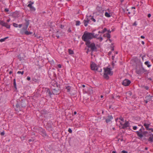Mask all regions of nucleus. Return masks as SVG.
<instances>
[{
	"instance_id": "53",
	"label": "nucleus",
	"mask_w": 153,
	"mask_h": 153,
	"mask_svg": "<svg viewBox=\"0 0 153 153\" xmlns=\"http://www.w3.org/2000/svg\"><path fill=\"white\" fill-rule=\"evenodd\" d=\"M68 31L69 32H71V29L70 28H69L68 29Z\"/></svg>"
},
{
	"instance_id": "15",
	"label": "nucleus",
	"mask_w": 153,
	"mask_h": 153,
	"mask_svg": "<svg viewBox=\"0 0 153 153\" xmlns=\"http://www.w3.org/2000/svg\"><path fill=\"white\" fill-rule=\"evenodd\" d=\"M113 117L112 115H108V118L105 120V122L106 123H108L111 121V120L112 119Z\"/></svg>"
},
{
	"instance_id": "60",
	"label": "nucleus",
	"mask_w": 153,
	"mask_h": 153,
	"mask_svg": "<svg viewBox=\"0 0 153 153\" xmlns=\"http://www.w3.org/2000/svg\"><path fill=\"white\" fill-rule=\"evenodd\" d=\"M149 130H151L153 132V129L152 128H150Z\"/></svg>"
},
{
	"instance_id": "30",
	"label": "nucleus",
	"mask_w": 153,
	"mask_h": 153,
	"mask_svg": "<svg viewBox=\"0 0 153 153\" xmlns=\"http://www.w3.org/2000/svg\"><path fill=\"white\" fill-rule=\"evenodd\" d=\"M13 85H14V87L16 89H17L16 86V79H14L13 80Z\"/></svg>"
},
{
	"instance_id": "19",
	"label": "nucleus",
	"mask_w": 153,
	"mask_h": 153,
	"mask_svg": "<svg viewBox=\"0 0 153 153\" xmlns=\"http://www.w3.org/2000/svg\"><path fill=\"white\" fill-rule=\"evenodd\" d=\"M25 22L24 24L25 26L28 27L29 24V20L28 19H25Z\"/></svg>"
},
{
	"instance_id": "6",
	"label": "nucleus",
	"mask_w": 153,
	"mask_h": 153,
	"mask_svg": "<svg viewBox=\"0 0 153 153\" xmlns=\"http://www.w3.org/2000/svg\"><path fill=\"white\" fill-rule=\"evenodd\" d=\"M131 83V82L130 80L125 79L122 81V84L124 86H128Z\"/></svg>"
},
{
	"instance_id": "48",
	"label": "nucleus",
	"mask_w": 153,
	"mask_h": 153,
	"mask_svg": "<svg viewBox=\"0 0 153 153\" xmlns=\"http://www.w3.org/2000/svg\"><path fill=\"white\" fill-rule=\"evenodd\" d=\"M119 119L122 121H124V119L122 117L120 118Z\"/></svg>"
},
{
	"instance_id": "18",
	"label": "nucleus",
	"mask_w": 153,
	"mask_h": 153,
	"mask_svg": "<svg viewBox=\"0 0 153 153\" xmlns=\"http://www.w3.org/2000/svg\"><path fill=\"white\" fill-rule=\"evenodd\" d=\"M150 124H146L145 123L143 124V126L145 127V128L147 130H149L150 128H149V127Z\"/></svg>"
},
{
	"instance_id": "36",
	"label": "nucleus",
	"mask_w": 153,
	"mask_h": 153,
	"mask_svg": "<svg viewBox=\"0 0 153 153\" xmlns=\"http://www.w3.org/2000/svg\"><path fill=\"white\" fill-rule=\"evenodd\" d=\"M13 25L14 27H18V25L15 23H13Z\"/></svg>"
},
{
	"instance_id": "22",
	"label": "nucleus",
	"mask_w": 153,
	"mask_h": 153,
	"mask_svg": "<svg viewBox=\"0 0 153 153\" xmlns=\"http://www.w3.org/2000/svg\"><path fill=\"white\" fill-rule=\"evenodd\" d=\"M41 113L42 114L45 115L48 113V112L45 110H43L41 111Z\"/></svg>"
},
{
	"instance_id": "40",
	"label": "nucleus",
	"mask_w": 153,
	"mask_h": 153,
	"mask_svg": "<svg viewBox=\"0 0 153 153\" xmlns=\"http://www.w3.org/2000/svg\"><path fill=\"white\" fill-rule=\"evenodd\" d=\"M97 39H99L100 41H102L103 40V38L102 37L101 35H100V37H98V38H97Z\"/></svg>"
},
{
	"instance_id": "47",
	"label": "nucleus",
	"mask_w": 153,
	"mask_h": 153,
	"mask_svg": "<svg viewBox=\"0 0 153 153\" xmlns=\"http://www.w3.org/2000/svg\"><path fill=\"white\" fill-rule=\"evenodd\" d=\"M122 153H128V152L126 151L123 150L121 152Z\"/></svg>"
},
{
	"instance_id": "27",
	"label": "nucleus",
	"mask_w": 153,
	"mask_h": 153,
	"mask_svg": "<svg viewBox=\"0 0 153 153\" xmlns=\"http://www.w3.org/2000/svg\"><path fill=\"white\" fill-rule=\"evenodd\" d=\"M8 38V37H6L4 38L1 39H0V42H4V41L6 39H7Z\"/></svg>"
},
{
	"instance_id": "57",
	"label": "nucleus",
	"mask_w": 153,
	"mask_h": 153,
	"mask_svg": "<svg viewBox=\"0 0 153 153\" xmlns=\"http://www.w3.org/2000/svg\"><path fill=\"white\" fill-rule=\"evenodd\" d=\"M35 82H39V80L38 79H35Z\"/></svg>"
},
{
	"instance_id": "46",
	"label": "nucleus",
	"mask_w": 153,
	"mask_h": 153,
	"mask_svg": "<svg viewBox=\"0 0 153 153\" xmlns=\"http://www.w3.org/2000/svg\"><path fill=\"white\" fill-rule=\"evenodd\" d=\"M137 127L136 126H134L133 127V128L134 130H136L137 129Z\"/></svg>"
},
{
	"instance_id": "1",
	"label": "nucleus",
	"mask_w": 153,
	"mask_h": 153,
	"mask_svg": "<svg viewBox=\"0 0 153 153\" xmlns=\"http://www.w3.org/2000/svg\"><path fill=\"white\" fill-rule=\"evenodd\" d=\"M27 101L25 99L24 100L22 99H20L16 100V103L15 104L16 111H21L22 108L25 107L27 105Z\"/></svg>"
},
{
	"instance_id": "26",
	"label": "nucleus",
	"mask_w": 153,
	"mask_h": 153,
	"mask_svg": "<svg viewBox=\"0 0 153 153\" xmlns=\"http://www.w3.org/2000/svg\"><path fill=\"white\" fill-rule=\"evenodd\" d=\"M92 33V34H93V36H92V38H94L97 39V38H98V37H97V36H98L99 35L98 34H96L95 35H94V33Z\"/></svg>"
},
{
	"instance_id": "10",
	"label": "nucleus",
	"mask_w": 153,
	"mask_h": 153,
	"mask_svg": "<svg viewBox=\"0 0 153 153\" xmlns=\"http://www.w3.org/2000/svg\"><path fill=\"white\" fill-rule=\"evenodd\" d=\"M0 24L2 26H4L7 28H10V25L3 21H1L0 22Z\"/></svg>"
},
{
	"instance_id": "58",
	"label": "nucleus",
	"mask_w": 153,
	"mask_h": 153,
	"mask_svg": "<svg viewBox=\"0 0 153 153\" xmlns=\"http://www.w3.org/2000/svg\"><path fill=\"white\" fill-rule=\"evenodd\" d=\"M151 16V14H150V13H149V14L148 15V17L149 18H150Z\"/></svg>"
},
{
	"instance_id": "13",
	"label": "nucleus",
	"mask_w": 153,
	"mask_h": 153,
	"mask_svg": "<svg viewBox=\"0 0 153 153\" xmlns=\"http://www.w3.org/2000/svg\"><path fill=\"white\" fill-rule=\"evenodd\" d=\"M142 129L140 128L139 130V131H136V133L137 134L138 136L140 137V138H142V137L143 136V134L141 133L142 132Z\"/></svg>"
},
{
	"instance_id": "17",
	"label": "nucleus",
	"mask_w": 153,
	"mask_h": 153,
	"mask_svg": "<svg viewBox=\"0 0 153 153\" xmlns=\"http://www.w3.org/2000/svg\"><path fill=\"white\" fill-rule=\"evenodd\" d=\"M152 96H151L150 95H149L145 97V99L146 100H147L148 101H151L152 100Z\"/></svg>"
},
{
	"instance_id": "56",
	"label": "nucleus",
	"mask_w": 153,
	"mask_h": 153,
	"mask_svg": "<svg viewBox=\"0 0 153 153\" xmlns=\"http://www.w3.org/2000/svg\"><path fill=\"white\" fill-rule=\"evenodd\" d=\"M22 26V24H19V25H18V27H19V28H21Z\"/></svg>"
},
{
	"instance_id": "49",
	"label": "nucleus",
	"mask_w": 153,
	"mask_h": 153,
	"mask_svg": "<svg viewBox=\"0 0 153 153\" xmlns=\"http://www.w3.org/2000/svg\"><path fill=\"white\" fill-rule=\"evenodd\" d=\"M58 67L59 68H61L62 67V65L61 64H58L57 65Z\"/></svg>"
},
{
	"instance_id": "3",
	"label": "nucleus",
	"mask_w": 153,
	"mask_h": 153,
	"mask_svg": "<svg viewBox=\"0 0 153 153\" xmlns=\"http://www.w3.org/2000/svg\"><path fill=\"white\" fill-rule=\"evenodd\" d=\"M104 77L106 79H108L109 78L108 75L111 76L113 74V72L111 71L112 69L108 67L104 68Z\"/></svg>"
},
{
	"instance_id": "20",
	"label": "nucleus",
	"mask_w": 153,
	"mask_h": 153,
	"mask_svg": "<svg viewBox=\"0 0 153 153\" xmlns=\"http://www.w3.org/2000/svg\"><path fill=\"white\" fill-rule=\"evenodd\" d=\"M103 36L104 37H107L108 39H110L111 37L110 35L108 33L104 34Z\"/></svg>"
},
{
	"instance_id": "4",
	"label": "nucleus",
	"mask_w": 153,
	"mask_h": 153,
	"mask_svg": "<svg viewBox=\"0 0 153 153\" xmlns=\"http://www.w3.org/2000/svg\"><path fill=\"white\" fill-rule=\"evenodd\" d=\"M85 44L88 48H91V51L92 52L97 51V48L95 46V44L94 42L91 43L90 41H88L85 43Z\"/></svg>"
},
{
	"instance_id": "2",
	"label": "nucleus",
	"mask_w": 153,
	"mask_h": 153,
	"mask_svg": "<svg viewBox=\"0 0 153 153\" xmlns=\"http://www.w3.org/2000/svg\"><path fill=\"white\" fill-rule=\"evenodd\" d=\"M93 34L92 33L88 32L87 31H85L83 35L82 39V40L86 43L88 41L92 39V36Z\"/></svg>"
},
{
	"instance_id": "33",
	"label": "nucleus",
	"mask_w": 153,
	"mask_h": 153,
	"mask_svg": "<svg viewBox=\"0 0 153 153\" xmlns=\"http://www.w3.org/2000/svg\"><path fill=\"white\" fill-rule=\"evenodd\" d=\"M68 52L70 54H72L74 53L73 51L71 49H68Z\"/></svg>"
},
{
	"instance_id": "31",
	"label": "nucleus",
	"mask_w": 153,
	"mask_h": 153,
	"mask_svg": "<svg viewBox=\"0 0 153 153\" xmlns=\"http://www.w3.org/2000/svg\"><path fill=\"white\" fill-rule=\"evenodd\" d=\"M27 27H28L25 26L24 27L22 28V31L23 30L24 31H26L27 30Z\"/></svg>"
},
{
	"instance_id": "8",
	"label": "nucleus",
	"mask_w": 153,
	"mask_h": 153,
	"mask_svg": "<svg viewBox=\"0 0 153 153\" xmlns=\"http://www.w3.org/2000/svg\"><path fill=\"white\" fill-rule=\"evenodd\" d=\"M45 90L46 92V94H47V96H48L50 98H52L51 95L53 94L52 93V92L51 91L50 89L48 88H46Z\"/></svg>"
},
{
	"instance_id": "63",
	"label": "nucleus",
	"mask_w": 153,
	"mask_h": 153,
	"mask_svg": "<svg viewBox=\"0 0 153 153\" xmlns=\"http://www.w3.org/2000/svg\"><path fill=\"white\" fill-rule=\"evenodd\" d=\"M141 38H142V39H144L145 38V37L144 36H141Z\"/></svg>"
},
{
	"instance_id": "12",
	"label": "nucleus",
	"mask_w": 153,
	"mask_h": 153,
	"mask_svg": "<svg viewBox=\"0 0 153 153\" xmlns=\"http://www.w3.org/2000/svg\"><path fill=\"white\" fill-rule=\"evenodd\" d=\"M40 134H41L43 136H47V134L46 133L45 130L42 128H41L39 130Z\"/></svg>"
},
{
	"instance_id": "35",
	"label": "nucleus",
	"mask_w": 153,
	"mask_h": 153,
	"mask_svg": "<svg viewBox=\"0 0 153 153\" xmlns=\"http://www.w3.org/2000/svg\"><path fill=\"white\" fill-rule=\"evenodd\" d=\"M30 10L31 11H34L35 10V8L33 6H32L30 8Z\"/></svg>"
},
{
	"instance_id": "38",
	"label": "nucleus",
	"mask_w": 153,
	"mask_h": 153,
	"mask_svg": "<svg viewBox=\"0 0 153 153\" xmlns=\"http://www.w3.org/2000/svg\"><path fill=\"white\" fill-rule=\"evenodd\" d=\"M127 94L128 96H131L132 95V93L131 91H128L127 93Z\"/></svg>"
},
{
	"instance_id": "61",
	"label": "nucleus",
	"mask_w": 153,
	"mask_h": 153,
	"mask_svg": "<svg viewBox=\"0 0 153 153\" xmlns=\"http://www.w3.org/2000/svg\"><path fill=\"white\" fill-rule=\"evenodd\" d=\"M107 32H108V33L109 34V33H111V31L110 30H108L107 31Z\"/></svg>"
},
{
	"instance_id": "64",
	"label": "nucleus",
	"mask_w": 153,
	"mask_h": 153,
	"mask_svg": "<svg viewBox=\"0 0 153 153\" xmlns=\"http://www.w3.org/2000/svg\"><path fill=\"white\" fill-rule=\"evenodd\" d=\"M150 136L153 138V134H152L150 135Z\"/></svg>"
},
{
	"instance_id": "41",
	"label": "nucleus",
	"mask_w": 153,
	"mask_h": 153,
	"mask_svg": "<svg viewBox=\"0 0 153 153\" xmlns=\"http://www.w3.org/2000/svg\"><path fill=\"white\" fill-rule=\"evenodd\" d=\"M148 133V131H145L143 132V135H146V134Z\"/></svg>"
},
{
	"instance_id": "24",
	"label": "nucleus",
	"mask_w": 153,
	"mask_h": 153,
	"mask_svg": "<svg viewBox=\"0 0 153 153\" xmlns=\"http://www.w3.org/2000/svg\"><path fill=\"white\" fill-rule=\"evenodd\" d=\"M71 88V87L69 86H68L65 87V89L67 90V91L68 92H69L70 91Z\"/></svg>"
},
{
	"instance_id": "7",
	"label": "nucleus",
	"mask_w": 153,
	"mask_h": 153,
	"mask_svg": "<svg viewBox=\"0 0 153 153\" xmlns=\"http://www.w3.org/2000/svg\"><path fill=\"white\" fill-rule=\"evenodd\" d=\"M59 88L57 87V88H54L52 90V92L53 94L57 95L60 93V89Z\"/></svg>"
},
{
	"instance_id": "23",
	"label": "nucleus",
	"mask_w": 153,
	"mask_h": 153,
	"mask_svg": "<svg viewBox=\"0 0 153 153\" xmlns=\"http://www.w3.org/2000/svg\"><path fill=\"white\" fill-rule=\"evenodd\" d=\"M145 64L149 68L151 66V65L150 64V62L148 61H146L145 62Z\"/></svg>"
},
{
	"instance_id": "50",
	"label": "nucleus",
	"mask_w": 153,
	"mask_h": 153,
	"mask_svg": "<svg viewBox=\"0 0 153 153\" xmlns=\"http://www.w3.org/2000/svg\"><path fill=\"white\" fill-rule=\"evenodd\" d=\"M27 80L28 81H29L30 79V76H28L27 77Z\"/></svg>"
},
{
	"instance_id": "55",
	"label": "nucleus",
	"mask_w": 153,
	"mask_h": 153,
	"mask_svg": "<svg viewBox=\"0 0 153 153\" xmlns=\"http://www.w3.org/2000/svg\"><path fill=\"white\" fill-rule=\"evenodd\" d=\"M64 27V25H60V27L62 28V29H63V28Z\"/></svg>"
},
{
	"instance_id": "34",
	"label": "nucleus",
	"mask_w": 153,
	"mask_h": 153,
	"mask_svg": "<svg viewBox=\"0 0 153 153\" xmlns=\"http://www.w3.org/2000/svg\"><path fill=\"white\" fill-rule=\"evenodd\" d=\"M76 26L79 25L80 24V22L79 21H76Z\"/></svg>"
},
{
	"instance_id": "32",
	"label": "nucleus",
	"mask_w": 153,
	"mask_h": 153,
	"mask_svg": "<svg viewBox=\"0 0 153 153\" xmlns=\"http://www.w3.org/2000/svg\"><path fill=\"white\" fill-rule=\"evenodd\" d=\"M148 141L152 142L153 141V138L150 136L148 139Z\"/></svg>"
},
{
	"instance_id": "25",
	"label": "nucleus",
	"mask_w": 153,
	"mask_h": 153,
	"mask_svg": "<svg viewBox=\"0 0 153 153\" xmlns=\"http://www.w3.org/2000/svg\"><path fill=\"white\" fill-rule=\"evenodd\" d=\"M105 16L107 17H111V15L110 14L107 12H105Z\"/></svg>"
},
{
	"instance_id": "54",
	"label": "nucleus",
	"mask_w": 153,
	"mask_h": 153,
	"mask_svg": "<svg viewBox=\"0 0 153 153\" xmlns=\"http://www.w3.org/2000/svg\"><path fill=\"white\" fill-rule=\"evenodd\" d=\"M115 97L117 98H118V99H119L120 97V96L119 95H116L115 96Z\"/></svg>"
},
{
	"instance_id": "9",
	"label": "nucleus",
	"mask_w": 153,
	"mask_h": 153,
	"mask_svg": "<svg viewBox=\"0 0 153 153\" xmlns=\"http://www.w3.org/2000/svg\"><path fill=\"white\" fill-rule=\"evenodd\" d=\"M120 124L122 126V128L123 129H125L127 127H129L130 126L129 123L128 121H126L124 124H122L121 123H120Z\"/></svg>"
},
{
	"instance_id": "28",
	"label": "nucleus",
	"mask_w": 153,
	"mask_h": 153,
	"mask_svg": "<svg viewBox=\"0 0 153 153\" xmlns=\"http://www.w3.org/2000/svg\"><path fill=\"white\" fill-rule=\"evenodd\" d=\"M29 3H29L27 5V7H29V8H30L32 6V4H33V2H31V1H29Z\"/></svg>"
},
{
	"instance_id": "5",
	"label": "nucleus",
	"mask_w": 153,
	"mask_h": 153,
	"mask_svg": "<svg viewBox=\"0 0 153 153\" xmlns=\"http://www.w3.org/2000/svg\"><path fill=\"white\" fill-rule=\"evenodd\" d=\"M147 71V70L144 69L142 67L140 68L139 69H136V73L137 74L139 75H141L143 74L144 73L146 72Z\"/></svg>"
},
{
	"instance_id": "45",
	"label": "nucleus",
	"mask_w": 153,
	"mask_h": 153,
	"mask_svg": "<svg viewBox=\"0 0 153 153\" xmlns=\"http://www.w3.org/2000/svg\"><path fill=\"white\" fill-rule=\"evenodd\" d=\"M144 88L146 90H148L149 89V87L148 86H145Z\"/></svg>"
},
{
	"instance_id": "52",
	"label": "nucleus",
	"mask_w": 153,
	"mask_h": 153,
	"mask_svg": "<svg viewBox=\"0 0 153 153\" xmlns=\"http://www.w3.org/2000/svg\"><path fill=\"white\" fill-rule=\"evenodd\" d=\"M133 25L134 26H136L137 25V24L136 22H135L133 24Z\"/></svg>"
},
{
	"instance_id": "42",
	"label": "nucleus",
	"mask_w": 153,
	"mask_h": 153,
	"mask_svg": "<svg viewBox=\"0 0 153 153\" xmlns=\"http://www.w3.org/2000/svg\"><path fill=\"white\" fill-rule=\"evenodd\" d=\"M68 131L70 133H71L72 132V129L70 128H69L68 129Z\"/></svg>"
},
{
	"instance_id": "44",
	"label": "nucleus",
	"mask_w": 153,
	"mask_h": 153,
	"mask_svg": "<svg viewBox=\"0 0 153 153\" xmlns=\"http://www.w3.org/2000/svg\"><path fill=\"white\" fill-rule=\"evenodd\" d=\"M91 19L94 22H95L96 21V20L93 17L91 18Z\"/></svg>"
},
{
	"instance_id": "51",
	"label": "nucleus",
	"mask_w": 153,
	"mask_h": 153,
	"mask_svg": "<svg viewBox=\"0 0 153 153\" xmlns=\"http://www.w3.org/2000/svg\"><path fill=\"white\" fill-rule=\"evenodd\" d=\"M4 11L6 12H7L9 11V9L8 8H5L4 9Z\"/></svg>"
},
{
	"instance_id": "62",
	"label": "nucleus",
	"mask_w": 153,
	"mask_h": 153,
	"mask_svg": "<svg viewBox=\"0 0 153 153\" xmlns=\"http://www.w3.org/2000/svg\"><path fill=\"white\" fill-rule=\"evenodd\" d=\"M144 101L146 103H147L149 102V101H148L146 100H145Z\"/></svg>"
},
{
	"instance_id": "11",
	"label": "nucleus",
	"mask_w": 153,
	"mask_h": 153,
	"mask_svg": "<svg viewBox=\"0 0 153 153\" xmlns=\"http://www.w3.org/2000/svg\"><path fill=\"white\" fill-rule=\"evenodd\" d=\"M51 84L54 87H57L58 88H60V85L59 84L58 85L57 82L54 80H53L51 82Z\"/></svg>"
},
{
	"instance_id": "16",
	"label": "nucleus",
	"mask_w": 153,
	"mask_h": 153,
	"mask_svg": "<svg viewBox=\"0 0 153 153\" xmlns=\"http://www.w3.org/2000/svg\"><path fill=\"white\" fill-rule=\"evenodd\" d=\"M21 33L22 34H23L24 33L25 34L27 35H29L32 33V32H30V31H28L27 30L25 31L24 32H23V31H21Z\"/></svg>"
},
{
	"instance_id": "59",
	"label": "nucleus",
	"mask_w": 153,
	"mask_h": 153,
	"mask_svg": "<svg viewBox=\"0 0 153 153\" xmlns=\"http://www.w3.org/2000/svg\"><path fill=\"white\" fill-rule=\"evenodd\" d=\"M141 129L143 131L144 130L145 128H144L143 127V126H142Z\"/></svg>"
},
{
	"instance_id": "39",
	"label": "nucleus",
	"mask_w": 153,
	"mask_h": 153,
	"mask_svg": "<svg viewBox=\"0 0 153 153\" xmlns=\"http://www.w3.org/2000/svg\"><path fill=\"white\" fill-rule=\"evenodd\" d=\"M17 74H21L22 75H23L24 73V71H18L17 72Z\"/></svg>"
},
{
	"instance_id": "29",
	"label": "nucleus",
	"mask_w": 153,
	"mask_h": 153,
	"mask_svg": "<svg viewBox=\"0 0 153 153\" xmlns=\"http://www.w3.org/2000/svg\"><path fill=\"white\" fill-rule=\"evenodd\" d=\"M98 72H102V69L100 67H98L96 69V70Z\"/></svg>"
},
{
	"instance_id": "37",
	"label": "nucleus",
	"mask_w": 153,
	"mask_h": 153,
	"mask_svg": "<svg viewBox=\"0 0 153 153\" xmlns=\"http://www.w3.org/2000/svg\"><path fill=\"white\" fill-rule=\"evenodd\" d=\"M107 30L106 28H105L102 30V31L101 32V33H105Z\"/></svg>"
},
{
	"instance_id": "14",
	"label": "nucleus",
	"mask_w": 153,
	"mask_h": 153,
	"mask_svg": "<svg viewBox=\"0 0 153 153\" xmlns=\"http://www.w3.org/2000/svg\"><path fill=\"white\" fill-rule=\"evenodd\" d=\"M91 69L93 70H96V69L98 68L96 65L94 63H93L91 65Z\"/></svg>"
},
{
	"instance_id": "43",
	"label": "nucleus",
	"mask_w": 153,
	"mask_h": 153,
	"mask_svg": "<svg viewBox=\"0 0 153 153\" xmlns=\"http://www.w3.org/2000/svg\"><path fill=\"white\" fill-rule=\"evenodd\" d=\"M1 136H3L5 134V133H4V131H3L2 132H1Z\"/></svg>"
},
{
	"instance_id": "21",
	"label": "nucleus",
	"mask_w": 153,
	"mask_h": 153,
	"mask_svg": "<svg viewBox=\"0 0 153 153\" xmlns=\"http://www.w3.org/2000/svg\"><path fill=\"white\" fill-rule=\"evenodd\" d=\"M89 21V20L88 19L87 20H84V24L85 26L86 27L87 26Z\"/></svg>"
}]
</instances>
